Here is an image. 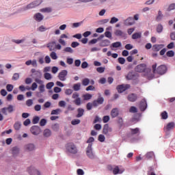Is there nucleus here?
Returning <instances> with one entry per match:
<instances>
[{"mask_svg":"<svg viewBox=\"0 0 175 175\" xmlns=\"http://www.w3.org/2000/svg\"><path fill=\"white\" fill-rule=\"evenodd\" d=\"M77 174H78V175H84V171L82 169H78L77 170Z\"/></svg>","mask_w":175,"mask_h":175,"instance_id":"obj_63","label":"nucleus"},{"mask_svg":"<svg viewBox=\"0 0 175 175\" xmlns=\"http://www.w3.org/2000/svg\"><path fill=\"white\" fill-rule=\"evenodd\" d=\"M90 84V79L85 78L82 80V85H83L85 87H87Z\"/></svg>","mask_w":175,"mask_h":175,"instance_id":"obj_32","label":"nucleus"},{"mask_svg":"<svg viewBox=\"0 0 175 175\" xmlns=\"http://www.w3.org/2000/svg\"><path fill=\"white\" fill-rule=\"evenodd\" d=\"M175 128L174 122H170L167 124L165 129L167 131H172V129H174Z\"/></svg>","mask_w":175,"mask_h":175,"instance_id":"obj_21","label":"nucleus"},{"mask_svg":"<svg viewBox=\"0 0 175 175\" xmlns=\"http://www.w3.org/2000/svg\"><path fill=\"white\" fill-rule=\"evenodd\" d=\"M33 8H36L34 3L32 2L31 3H29V5H27L25 8V10H28V9H33Z\"/></svg>","mask_w":175,"mask_h":175,"instance_id":"obj_33","label":"nucleus"},{"mask_svg":"<svg viewBox=\"0 0 175 175\" xmlns=\"http://www.w3.org/2000/svg\"><path fill=\"white\" fill-rule=\"evenodd\" d=\"M163 44H154L152 46V51H159L161 49H163Z\"/></svg>","mask_w":175,"mask_h":175,"instance_id":"obj_15","label":"nucleus"},{"mask_svg":"<svg viewBox=\"0 0 175 175\" xmlns=\"http://www.w3.org/2000/svg\"><path fill=\"white\" fill-rule=\"evenodd\" d=\"M167 57H174V52L173 51H168L166 53Z\"/></svg>","mask_w":175,"mask_h":175,"instance_id":"obj_54","label":"nucleus"},{"mask_svg":"<svg viewBox=\"0 0 175 175\" xmlns=\"http://www.w3.org/2000/svg\"><path fill=\"white\" fill-rule=\"evenodd\" d=\"M15 131H20L21 129V122H16L14 124Z\"/></svg>","mask_w":175,"mask_h":175,"instance_id":"obj_24","label":"nucleus"},{"mask_svg":"<svg viewBox=\"0 0 175 175\" xmlns=\"http://www.w3.org/2000/svg\"><path fill=\"white\" fill-rule=\"evenodd\" d=\"M92 106H94V103H88L86 105V109L87 110H91V109H92Z\"/></svg>","mask_w":175,"mask_h":175,"instance_id":"obj_58","label":"nucleus"},{"mask_svg":"<svg viewBox=\"0 0 175 175\" xmlns=\"http://www.w3.org/2000/svg\"><path fill=\"white\" fill-rule=\"evenodd\" d=\"M66 62L68 65H72L73 64V58L68 57Z\"/></svg>","mask_w":175,"mask_h":175,"instance_id":"obj_62","label":"nucleus"},{"mask_svg":"<svg viewBox=\"0 0 175 175\" xmlns=\"http://www.w3.org/2000/svg\"><path fill=\"white\" fill-rule=\"evenodd\" d=\"M72 88L74 91H80V89L81 88V83H78L74 84Z\"/></svg>","mask_w":175,"mask_h":175,"instance_id":"obj_27","label":"nucleus"},{"mask_svg":"<svg viewBox=\"0 0 175 175\" xmlns=\"http://www.w3.org/2000/svg\"><path fill=\"white\" fill-rule=\"evenodd\" d=\"M130 113H137V108L136 107H131L129 109Z\"/></svg>","mask_w":175,"mask_h":175,"instance_id":"obj_48","label":"nucleus"},{"mask_svg":"<svg viewBox=\"0 0 175 175\" xmlns=\"http://www.w3.org/2000/svg\"><path fill=\"white\" fill-rule=\"evenodd\" d=\"M127 100L129 102H136L137 100V94L131 93L128 95Z\"/></svg>","mask_w":175,"mask_h":175,"instance_id":"obj_9","label":"nucleus"},{"mask_svg":"<svg viewBox=\"0 0 175 175\" xmlns=\"http://www.w3.org/2000/svg\"><path fill=\"white\" fill-rule=\"evenodd\" d=\"M38 90H39L40 92H44V91H45V90H44V84L40 85L38 87Z\"/></svg>","mask_w":175,"mask_h":175,"instance_id":"obj_61","label":"nucleus"},{"mask_svg":"<svg viewBox=\"0 0 175 175\" xmlns=\"http://www.w3.org/2000/svg\"><path fill=\"white\" fill-rule=\"evenodd\" d=\"M146 157L147 158V159H150V158H154L153 152H148V153H146Z\"/></svg>","mask_w":175,"mask_h":175,"instance_id":"obj_39","label":"nucleus"},{"mask_svg":"<svg viewBox=\"0 0 175 175\" xmlns=\"http://www.w3.org/2000/svg\"><path fill=\"white\" fill-rule=\"evenodd\" d=\"M161 116L163 120H167L168 116H167V112H166V111H163Z\"/></svg>","mask_w":175,"mask_h":175,"instance_id":"obj_36","label":"nucleus"},{"mask_svg":"<svg viewBox=\"0 0 175 175\" xmlns=\"http://www.w3.org/2000/svg\"><path fill=\"white\" fill-rule=\"evenodd\" d=\"M162 17H163V14H162V12L159 10L158 12V16L156 18L157 21H161L162 20Z\"/></svg>","mask_w":175,"mask_h":175,"instance_id":"obj_34","label":"nucleus"},{"mask_svg":"<svg viewBox=\"0 0 175 175\" xmlns=\"http://www.w3.org/2000/svg\"><path fill=\"white\" fill-rule=\"evenodd\" d=\"M26 105H27L28 107H31L32 105H33V100L32 99H29L26 101Z\"/></svg>","mask_w":175,"mask_h":175,"instance_id":"obj_47","label":"nucleus"},{"mask_svg":"<svg viewBox=\"0 0 175 175\" xmlns=\"http://www.w3.org/2000/svg\"><path fill=\"white\" fill-rule=\"evenodd\" d=\"M116 23H118V18L113 16L111 18L110 24H116Z\"/></svg>","mask_w":175,"mask_h":175,"instance_id":"obj_50","label":"nucleus"},{"mask_svg":"<svg viewBox=\"0 0 175 175\" xmlns=\"http://www.w3.org/2000/svg\"><path fill=\"white\" fill-rule=\"evenodd\" d=\"M131 88V85L129 84H122L116 87V90L119 94H122V92L129 90Z\"/></svg>","mask_w":175,"mask_h":175,"instance_id":"obj_3","label":"nucleus"},{"mask_svg":"<svg viewBox=\"0 0 175 175\" xmlns=\"http://www.w3.org/2000/svg\"><path fill=\"white\" fill-rule=\"evenodd\" d=\"M91 98H92V95H91L90 94H86L83 95L84 100H90V99H91Z\"/></svg>","mask_w":175,"mask_h":175,"instance_id":"obj_41","label":"nucleus"},{"mask_svg":"<svg viewBox=\"0 0 175 175\" xmlns=\"http://www.w3.org/2000/svg\"><path fill=\"white\" fill-rule=\"evenodd\" d=\"M47 90H51L54 87V82H49L46 85Z\"/></svg>","mask_w":175,"mask_h":175,"instance_id":"obj_44","label":"nucleus"},{"mask_svg":"<svg viewBox=\"0 0 175 175\" xmlns=\"http://www.w3.org/2000/svg\"><path fill=\"white\" fill-rule=\"evenodd\" d=\"M14 86L12 84H8L6 85V90L8 92H12L13 91Z\"/></svg>","mask_w":175,"mask_h":175,"instance_id":"obj_37","label":"nucleus"},{"mask_svg":"<svg viewBox=\"0 0 175 175\" xmlns=\"http://www.w3.org/2000/svg\"><path fill=\"white\" fill-rule=\"evenodd\" d=\"M86 154L88 158L90 159H94L95 158V154L92 152V144H89L87 148Z\"/></svg>","mask_w":175,"mask_h":175,"instance_id":"obj_4","label":"nucleus"},{"mask_svg":"<svg viewBox=\"0 0 175 175\" xmlns=\"http://www.w3.org/2000/svg\"><path fill=\"white\" fill-rule=\"evenodd\" d=\"M126 80H135V79H136V75L132 72H129L126 76Z\"/></svg>","mask_w":175,"mask_h":175,"instance_id":"obj_20","label":"nucleus"},{"mask_svg":"<svg viewBox=\"0 0 175 175\" xmlns=\"http://www.w3.org/2000/svg\"><path fill=\"white\" fill-rule=\"evenodd\" d=\"M39 120H40V118H39V116H35L33 118L32 123L33 124H38V122H39Z\"/></svg>","mask_w":175,"mask_h":175,"instance_id":"obj_53","label":"nucleus"},{"mask_svg":"<svg viewBox=\"0 0 175 175\" xmlns=\"http://www.w3.org/2000/svg\"><path fill=\"white\" fill-rule=\"evenodd\" d=\"M110 44V40H104L100 42V46L103 47H106Z\"/></svg>","mask_w":175,"mask_h":175,"instance_id":"obj_28","label":"nucleus"},{"mask_svg":"<svg viewBox=\"0 0 175 175\" xmlns=\"http://www.w3.org/2000/svg\"><path fill=\"white\" fill-rule=\"evenodd\" d=\"M103 121L104 124H106V122H109L110 121V117L109 116H105L103 118Z\"/></svg>","mask_w":175,"mask_h":175,"instance_id":"obj_51","label":"nucleus"},{"mask_svg":"<svg viewBox=\"0 0 175 175\" xmlns=\"http://www.w3.org/2000/svg\"><path fill=\"white\" fill-rule=\"evenodd\" d=\"M68 37L66 36V34H62L60 36V38L58 40L59 43L62 44V46H66V42L64 40V39H68Z\"/></svg>","mask_w":175,"mask_h":175,"instance_id":"obj_12","label":"nucleus"},{"mask_svg":"<svg viewBox=\"0 0 175 175\" xmlns=\"http://www.w3.org/2000/svg\"><path fill=\"white\" fill-rule=\"evenodd\" d=\"M50 57L52 58V59H57L58 58V56H57V53L55 52H51Z\"/></svg>","mask_w":175,"mask_h":175,"instance_id":"obj_43","label":"nucleus"},{"mask_svg":"<svg viewBox=\"0 0 175 175\" xmlns=\"http://www.w3.org/2000/svg\"><path fill=\"white\" fill-rule=\"evenodd\" d=\"M47 124V120L46 119H42L40 122V126H44Z\"/></svg>","mask_w":175,"mask_h":175,"instance_id":"obj_57","label":"nucleus"},{"mask_svg":"<svg viewBox=\"0 0 175 175\" xmlns=\"http://www.w3.org/2000/svg\"><path fill=\"white\" fill-rule=\"evenodd\" d=\"M44 77L45 80H51L53 79V76H51V74L49 72H46L44 74Z\"/></svg>","mask_w":175,"mask_h":175,"instance_id":"obj_31","label":"nucleus"},{"mask_svg":"<svg viewBox=\"0 0 175 175\" xmlns=\"http://www.w3.org/2000/svg\"><path fill=\"white\" fill-rule=\"evenodd\" d=\"M112 47L117 49L118 47H121V43L120 42H116L112 44Z\"/></svg>","mask_w":175,"mask_h":175,"instance_id":"obj_49","label":"nucleus"},{"mask_svg":"<svg viewBox=\"0 0 175 175\" xmlns=\"http://www.w3.org/2000/svg\"><path fill=\"white\" fill-rule=\"evenodd\" d=\"M74 103L75 105H76L77 106H80V105H81V98H77V99H75L74 100Z\"/></svg>","mask_w":175,"mask_h":175,"instance_id":"obj_40","label":"nucleus"},{"mask_svg":"<svg viewBox=\"0 0 175 175\" xmlns=\"http://www.w3.org/2000/svg\"><path fill=\"white\" fill-rule=\"evenodd\" d=\"M18 79H20V74L18 73H14L13 77H12V80H18Z\"/></svg>","mask_w":175,"mask_h":175,"instance_id":"obj_56","label":"nucleus"},{"mask_svg":"<svg viewBox=\"0 0 175 175\" xmlns=\"http://www.w3.org/2000/svg\"><path fill=\"white\" fill-rule=\"evenodd\" d=\"M27 170L30 175H40V172L33 167H29Z\"/></svg>","mask_w":175,"mask_h":175,"instance_id":"obj_10","label":"nucleus"},{"mask_svg":"<svg viewBox=\"0 0 175 175\" xmlns=\"http://www.w3.org/2000/svg\"><path fill=\"white\" fill-rule=\"evenodd\" d=\"M163 31V26H162V25H157V32H158L159 33H161V32H162Z\"/></svg>","mask_w":175,"mask_h":175,"instance_id":"obj_42","label":"nucleus"},{"mask_svg":"<svg viewBox=\"0 0 175 175\" xmlns=\"http://www.w3.org/2000/svg\"><path fill=\"white\" fill-rule=\"evenodd\" d=\"M130 131L131 132V135H137V133L140 132V129H139V128L130 129Z\"/></svg>","mask_w":175,"mask_h":175,"instance_id":"obj_30","label":"nucleus"},{"mask_svg":"<svg viewBox=\"0 0 175 175\" xmlns=\"http://www.w3.org/2000/svg\"><path fill=\"white\" fill-rule=\"evenodd\" d=\"M142 38V33H135L132 35V39L136 40V39H140Z\"/></svg>","mask_w":175,"mask_h":175,"instance_id":"obj_29","label":"nucleus"},{"mask_svg":"<svg viewBox=\"0 0 175 175\" xmlns=\"http://www.w3.org/2000/svg\"><path fill=\"white\" fill-rule=\"evenodd\" d=\"M29 124H31V120L29 118L26 119L25 121L23 122V125H25V126H28Z\"/></svg>","mask_w":175,"mask_h":175,"instance_id":"obj_59","label":"nucleus"},{"mask_svg":"<svg viewBox=\"0 0 175 175\" xmlns=\"http://www.w3.org/2000/svg\"><path fill=\"white\" fill-rule=\"evenodd\" d=\"M43 135L44 137H50V136H51V131H50V129H46L44 131Z\"/></svg>","mask_w":175,"mask_h":175,"instance_id":"obj_25","label":"nucleus"},{"mask_svg":"<svg viewBox=\"0 0 175 175\" xmlns=\"http://www.w3.org/2000/svg\"><path fill=\"white\" fill-rule=\"evenodd\" d=\"M118 61L121 65H124V64H125V58L124 57H119L118 59Z\"/></svg>","mask_w":175,"mask_h":175,"instance_id":"obj_55","label":"nucleus"},{"mask_svg":"<svg viewBox=\"0 0 175 175\" xmlns=\"http://www.w3.org/2000/svg\"><path fill=\"white\" fill-rule=\"evenodd\" d=\"M111 116L112 118H116V117H118V109H117V108L113 109L111 111Z\"/></svg>","mask_w":175,"mask_h":175,"instance_id":"obj_19","label":"nucleus"},{"mask_svg":"<svg viewBox=\"0 0 175 175\" xmlns=\"http://www.w3.org/2000/svg\"><path fill=\"white\" fill-rule=\"evenodd\" d=\"M12 151L13 157H17V155H18V152H20V149L18 147H14L12 148Z\"/></svg>","mask_w":175,"mask_h":175,"instance_id":"obj_23","label":"nucleus"},{"mask_svg":"<svg viewBox=\"0 0 175 175\" xmlns=\"http://www.w3.org/2000/svg\"><path fill=\"white\" fill-rule=\"evenodd\" d=\"M34 20L36 21L40 22L42 20H43V15L40 13H37L34 15Z\"/></svg>","mask_w":175,"mask_h":175,"instance_id":"obj_18","label":"nucleus"},{"mask_svg":"<svg viewBox=\"0 0 175 175\" xmlns=\"http://www.w3.org/2000/svg\"><path fill=\"white\" fill-rule=\"evenodd\" d=\"M153 73H158V75H165L167 70V68L165 65H161L157 68V64L152 66Z\"/></svg>","mask_w":175,"mask_h":175,"instance_id":"obj_1","label":"nucleus"},{"mask_svg":"<svg viewBox=\"0 0 175 175\" xmlns=\"http://www.w3.org/2000/svg\"><path fill=\"white\" fill-rule=\"evenodd\" d=\"M6 109L8 111V113H13V111H14V107L12 105H8Z\"/></svg>","mask_w":175,"mask_h":175,"instance_id":"obj_38","label":"nucleus"},{"mask_svg":"<svg viewBox=\"0 0 175 175\" xmlns=\"http://www.w3.org/2000/svg\"><path fill=\"white\" fill-rule=\"evenodd\" d=\"M175 9V3H172L169 5L167 8V12H171V10H174Z\"/></svg>","mask_w":175,"mask_h":175,"instance_id":"obj_52","label":"nucleus"},{"mask_svg":"<svg viewBox=\"0 0 175 175\" xmlns=\"http://www.w3.org/2000/svg\"><path fill=\"white\" fill-rule=\"evenodd\" d=\"M113 129L111 127L109 126V124H105L103 129V133L104 135H107L109 132H112Z\"/></svg>","mask_w":175,"mask_h":175,"instance_id":"obj_13","label":"nucleus"},{"mask_svg":"<svg viewBox=\"0 0 175 175\" xmlns=\"http://www.w3.org/2000/svg\"><path fill=\"white\" fill-rule=\"evenodd\" d=\"M66 150L70 154H77V148L75 144L70 142L66 144Z\"/></svg>","mask_w":175,"mask_h":175,"instance_id":"obj_2","label":"nucleus"},{"mask_svg":"<svg viewBox=\"0 0 175 175\" xmlns=\"http://www.w3.org/2000/svg\"><path fill=\"white\" fill-rule=\"evenodd\" d=\"M146 109H147V101L144 98L139 103V109L141 111H144Z\"/></svg>","mask_w":175,"mask_h":175,"instance_id":"obj_11","label":"nucleus"},{"mask_svg":"<svg viewBox=\"0 0 175 175\" xmlns=\"http://www.w3.org/2000/svg\"><path fill=\"white\" fill-rule=\"evenodd\" d=\"M147 68V66L146 64H141L136 66L135 70L136 72H138L139 73H143L144 70H146V68Z\"/></svg>","mask_w":175,"mask_h":175,"instance_id":"obj_7","label":"nucleus"},{"mask_svg":"<svg viewBox=\"0 0 175 175\" xmlns=\"http://www.w3.org/2000/svg\"><path fill=\"white\" fill-rule=\"evenodd\" d=\"M103 102H105V98L102 96H99L97 100L93 101V107H97L99 105H103Z\"/></svg>","mask_w":175,"mask_h":175,"instance_id":"obj_6","label":"nucleus"},{"mask_svg":"<svg viewBox=\"0 0 175 175\" xmlns=\"http://www.w3.org/2000/svg\"><path fill=\"white\" fill-rule=\"evenodd\" d=\"M124 24L126 25H133L135 24V20L133 18L129 17L124 21Z\"/></svg>","mask_w":175,"mask_h":175,"instance_id":"obj_14","label":"nucleus"},{"mask_svg":"<svg viewBox=\"0 0 175 175\" xmlns=\"http://www.w3.org/2000/svg\"><path fill=\"white\" fill-rule=\"evenodd\" d=\"M30 131L32 135H38L40 133V127H39V126H32Z\"/></svg>","mask_w":175,"mask_h":175,"instance_id":"obj_8","label":"nucleus"},{"mask_svg":"<svg viewBox=\"0 0 175 175\" xmlns=\"http://www.w3.org/2000/svg\"><path fill=\"white\" fill-rule=\"evenodd\" d=\"M72 125H79L80 124V120L75 119L71 121Z\"/></svg>","mask_w":175,"mask_h":175,"instance_id":"obj_46","label":"nucleus"},{"mask_svg":"<svg viewBox=\"0 0 175 175\" xmlns=\"http://www.w3.org/2000/svg\"><path fill=\"white\" fill-rule=\"evenodd\" d=\"M116 36H120L121 38L125 37V33L120 29H116L114 32Z\"/></svg>","mask_w":175,"mask_h":175,"instance_id":"obj_17","label":"nucleus"},{"mask_svg":"<svg viewBox=\"0 0 175 175\" xmlns=\"http://www.w3.org/2000/svg\"><path fill=\"white\" fill-rule=\"evenodd\" d=\"M77 114L76 116L77 118H80L84 116V109L83 108H78L77 109Z\"/></svg>","mask_w":175,"mask_h":175,"instance_id":"obj_16","label":"nucleus"},{"mask_svg":"<svg viewBox=\"0 0 175 175\" xmlns=\"http://www.w3.org/2000/svg\"><path fill=\"white\" fill-rule=\"evenodd\" d=\"M25 150H27V151H33V150H35V145L32 144H29L25 146Z\"/></svg>","mask_w":175,"mask_h":175,"instance_id":"obj_22","label":"nucleus"},{"mask_svg":"<svg viewBox=\"0 0 175 175\" xmlns=\"http://www.w3.org/2000/svg\"><path fill=\"white\" fill-rule=\"evenodd\" d=\"M96 71L98 73H103V72H105V68H103V67H98V68H96Z\"/></svg>","mask_w":175,"mask_h":175,"instance_id":"obj_60","label":"nucleus"},{"mask_svg":"<svg viewBox=\"0 0 175 175\" xmlns=\"http://www.w3.org/2000/svg\"><path fill=\"white\" fill-rule=\"evenodd\" d=\"M106 138L105 137V135L100 134L98 135V142H100L101 143H103Z\"/></svg>","mask_w":175,"mask_h":175,"instance_id":"obj_45","label":"nucleus"},{"mask_svg":"<svg viewBox=\"0 0 175 175\" xmlns=\"http://www.w3.org/2000/svg\"><path fill=\"white\" fill-rule=\"evenodd\" d=\"M105 35L106 38H109V39H111V32L105 31Z\"/></svg>","mask_w":175,"mask_h":175,"instance_id":"obj_64","label":"nucleus"},{"mask_svg":"<svg viewBox=\"0 0 175 175\" xmlns=\"http://www.w3.org/2000/svg\"><path fill=\"white\" fill-rule=\"evenodd\" d=\"M40 12H42V13H51V8H42L40 10Z\"/></svg>","mask_w":175,"mask_h":175,"instance_id":"obj_35","label":"nucleus"},{"mask_svg":"<svg viewBox=\"0 0 175 175\" xmlns=\"http://www.w3.org/2000/svg\"><path fill=\"white\" fill-rule=\"evenodd\" d=\"M122 170H120V167H118V166H116L113 170V174L116 175L120 173V174H121V173H122Z\"/></svg>","mask_w":175,"mask_h":175,"instance_id":"obj_26","label":"nucleus"},{"mask_svg":"<svg viewBox=\"0 0 175 175\" xmlns=\"http://www.w3.org/2000/svg\"><path fill=\"white\" fill-rule=\"evenodd\" d=\"M66 76H68V70H62L59 74H58V79L60 80V81H65L66 80Z\"/></svg>","mask_w":175,"mask_h":175,"instance_id":"obj_5","label":"nucleus"}]
</instances>
